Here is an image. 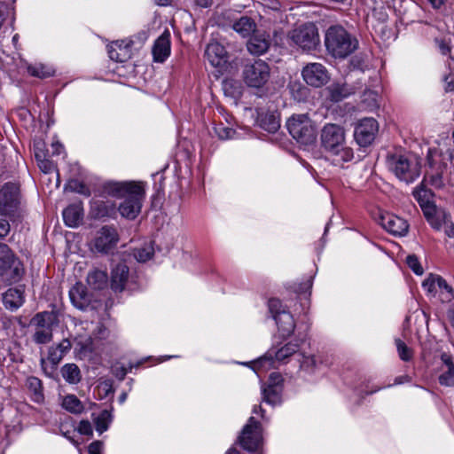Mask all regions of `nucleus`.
I'll return each instance as SVG.
<instances>
[{"label":"nucleus","mask_w":454,"mask_h":454,"mask_svg":"<svg viewBox=\"0 0 454 454\" xmlns=\"http://www.w3.org/2000/svg\"><path fill=\"white\" fill-rule=\"evenodd\" d=\"M104 442L97 440L92 442L88 447L89 454H102Z\"/></svg>","instance_id":"13d9d810"},{"label":"nucleus","mask_w":454,"mask_h":454,"mask_svg":"<svg viewBox=\"0 0 454 454\" xmlns=\"http://www.w3.org/2000/svg\"><path fill=\"white\" fill-rule=\"evenodd\" d=\"M275 321L278 332L283 338L289 337L294 331L295 322L289 311L283 310L278 316H275Z\"/></svg>","instance_id":"bb28decb"},{"label":"nucleus","mask_w":454,"mask_h":454,"mask_svg":"<svg viewBox=\"0 0 454 454\" xmlns=\"http://www.w3.org/2000/svg\"><path fill=\"white\" fill-rule=\"evenodd\" d=\"M170 33L164 31L155 41L152 48L154 62L163 63L170 55Z\"/></svg>","instance_id":"aec40b11"},{"label":"nucleus","mask_w":454,"mask_h":454,"mask_svg":"<svg viewBox=\"0 0 454 454\" xmlns=\"http://www.w3.org/2000/svg\"><path fill=\"white\" fill-rule=\"evenodd\" d=\"M115 209V205L110 200H94L90 202V215L93 219H101L111 215Z\"/></svg>","instance_id":"a878e982"},{"label":"nucleus","mask_w":454,"mask_h":454,"mask_svg":"<svg viewBox=\"0 0 454 454\" xmlns=\"http://www.w3.org/2000/svg\"><path fill=\"white\" fill-rule=\"evenodd\" d=\"M427 182L434 188H442L443 186V180L442 173L436 172L435 174H427L423 180V183Z\"/></svg>","instance_id":"09e8293b"},{"label":"nucleus","mask_w":454,"mask_h":454,"mask_svg":"<svg viewBox=\"0 0 454 454\" xmlns=\"http://www.w3.org/2000/svg\"><path fill=\"white\" fill-rule=\"evenodd\" d=\"M215 134L222 140L231 139L234 137L236 131L223 123L217 124L214 127Z\"/></svg>","instance_id":"79ce46f5"},{"label":"nucleus","mask_w":454,"mask_h":454,"mask_svg":"<svg viewBox=\"0 0 454 454\" xmlns=\"http://www.w3.org/2000/svg\"><path fill=\"white\" fill-rule=\"evenodd\" d=\"M270 47L269 36L264 34H256L250 37L247 43V51L254 55L265 53Z\"/></svg>","instance_id":"cd10ccee"},{"label":"nucleus","mask_w":454,"mask_h":454,"mask_svg":"<svg viewBox=\"0 0 454 454\" xmlns=\"http://www.w3.org/2000/svg\"><path fill=\"white\" fill-rule=\"evenodd\" d=\"M62 405L64 409L74 414L82 413L84 409L82 403L74 395H67L63 400Z\"/></svg>","instance_id":"f704fd0d"},{"label":"nucleus","mask_w":454,"mask_h":454,"mask_svg":"<svg viewBox=\"0 0 454 454\" xmlns=\"http://www.w3.org/2000/svg\"><path fill=\"white\" fill-rule=\"evenodd\" d=\"M444 232L449 238H454V223L449 219L448 223H444Z\"/></svg>","instance_id":"e2e57ef3"},{"label":"nucleus","mask_w":454,"mask_h":454,"mask_svg":"<svg viewBox=\"0 0 454 454\" xmlns=\"http://www.w3.org/2000/svg\"><path fill=\"white\" fill-rule=\"evenodd\" d=\"M21 194L20 185L8 182L0 189V215L12 221L21 218Z\"/></svg>","instance_id":"39448f33"},{"label":"nucleus","mask_w":454,"mask_h":454,"mask_svg":"<svg viewBox=\"0 0 454 454\" xmlns=\"http://www.w3.org/2000/svg\"><path fill=\"white\" fill-rule=\"evenodd\" d=\"M436 285L442 292H445V299L450 301L454 298V289L446 282V280L439 276V278H436Z\"/></svg>","instance_id":"a18cd8bd"},{"label":"nucleus","mask_w":454,"mask_h":454,"mask_svg":"<svg viewBox=\"0 0 454 454\" xmlns=\"http://www.w3.org/2000/svg\"><path fill=\"white\" fill-rule=\"evenodd\" d=\"M330 98L334 102H339L353 93L347 84L335 83L329 87Z\"/></svg>","instance_id":"72a5a7b5"},{"label":"nucleus","mask_w":454,"mask_h":454,"mask_svg":"<svg viewBox=\"0 0 454 454\" xmlns=\"http://www.w3.org/2000/svg\"><path fill=\"white\" fill-rule=\"evenodd\" d=\"M290 38L297 46L305 51L314 50L319 43L318 31L313 23H306L293 29Z\"/></svg>","instance_id":"9d476101"},{"label":"nucleus","mask_w":454,"mask_h":454,"mask_svg":"<svg viewBox=\"0 0 454 454\" xmlns=\"http://www.w3.org/2000/svg\"><path fill=\"white\" fill-rule=\"evenodd\" d=\"M59 324L58 313L54 310L36 313L29 322L35 331L31 339L38 345L50 343L53 339V326Z\"/></svg>","instance_id":"423d86ee"},{"label":"nucleus","mask_w":454,"mask_h":454,"mask_svg":"<svg viewBox=\"0 0 454 454\" xmlns=\"http://www.w3.org/2000/svg\"><path fill=\"white\" fill-rule=\"evenodd\" d=\"M63 219L68 227H77L83 218L82 203L71 204L63 210Z\"/></svg>","instance_id":"393cba45"},{"label":"nucleus","mask_w":454,"mask_h":454,"mask_svg":"<svg viewBox=\"0 0 454 454\" xmlns=\"http://www.w3.org/2000/svg\"><path fill=\"white\" fill-rule=\"evenodd\" d=\"M118 240L117 230L113 226L106 225L98 231L94 246L98 252L107 254L116 246Z\"/></svg>","instance_id":"dca6fc26"},{"label":"nucleus","mask_w":454,"mask_h":454,"mask_svg":"<svg viewBox=\"0 0 454 454\" xmlns=\"http://www.w3.org/2000/svg\"><path fill=\"white\" fill-rule=\"evenodd\" d=\"M304 82L312 87L319 88L326 84L330 80V74L326 67L321 63H308L301 70Z\"/></svg>","instance_id":"ddd939ff"},{"label":"nucleus","mask_w":454,"mask_h":454,"mask_svg":"<svg viewBox=\"0 0 454 454\" xmlns=\"http://www.w3.org/2000/svg\"><path fill=\"white\" fill-rule=\"evenodd\" d=\"M11 231V225L6 219H0V240L4 239Z\"/></svg>","instance_id":"bf43d9fd"},{"label":"nucleus","mask_w":454,"mask_h":454,"mask_svg":"<svg viewBox=\"0 0 454 454\" xmlns=\"http://www.w3.org/2000/svg\"><path fill=\"white\" fill-rule=\"evenodd\" d=\"M232 27L242 37H247L255 31L256 24L250 17L243 16L233 23Z\"/></svg>","instance_id":"2f4dec72"},{"label":"nucleus","mask_w":454,"mask_h":454,"mask_svg":"<svg viewBox=\"0 0 454 454\" xmlns=\"http://www.w3.org/2000/svg\"><path fill=\"white\" fill-rule=\"evenodd\" d=\"M395 345H396L399 357L403 361L407 362L412 358L413 353H412L411 348H410L403 340H395Z\"/></svg>","instance_id":"37998d69"},{"label":"nucleus","mask_w":454,"mask_h":454,"mask_svg":"<svg viewBox=\"0 0 454 454\" xmlns=\"http://www.w3.org/2000/svg\"><path fill=\"white\" fill-rule=\"evenodd\" d=\"M286 127L290 135L301 144H311L316 138L315 126L307 114L292 115Z\"/></svg>","instance_id":"0eeeda50"},{"label":"nucleus","mask_w":454,"mask_h":454,"mask_svg":"<svg viewBox=\"0 0 454 454\" xmlns=\"http://www.w3.org/2000/svg\"><path fill=\"white\" fill-rule=\"evenodd\" d=\"M69 297L72 304L81 310L97 309L101 306V301L94 299L93 295L88 292L87 287L81 282H77L72 286L69 290Z\"/></svg>","instance_id":"f8f14e48"},{"label":"nucleus","mask_w":454,"mask_h":454,"mask_svg":"<svg viewBox=\"0 0 454 454\" xmlns=\"http://www.w3.org/2000/svg\"><path fill=\"white\" fill-rule=\"evenodd\" d=\"M129 278V267L123 263H118L112 270L111 288L114 292H121Z\"/></svg>","instance_id":"b1692460"},{"label":"nucleus","mask_w":454,"mask_h":454,"mask_svg":"<svg viewBox=\"0 0 454 454\" xmlns=\"http://www.w3.org/2000/svg\"><path fill=\"white\" fill-rule=\"evenodd\" d=\"M87 283L94 290H103L107 287L108 276L106 271L94 270L88 274Z\"/></svg>","instance_id":"c756f323"},{"label":"nucleus","mask_w":454,"mask_h":454,"mask_svg":"<svg viewBox=\"0 0 454 454\" xmlns=\"http://www.w3.org/2000/svg\"><path fill=\"white\" fill-rule=\"evenodd\" d=\"M165 200V193L163 189H158L152 196L151 207L154 210H160Z\"/></svg>","instance_id":"de8ad7c7"},{"label":"nucleus","mask_w":454,"mask_h":454,"mask_svg":"<svg viewBox=\"0 0 454 454\" xmlns=\"http://www.w3.org/2000/svg\"><path fill=\"white\" fill-rule=\"evenodd\" d=\"M114 376L120 380H123L127 374V369L124 366L114 367Z\"/></svg>","instance_id":"680f3d73"},{"label":"nucleus","mask_w":454,"mask_h":454,"mask_svg":"<svg viewBox=\"0 0 454 454\" xmlns=\"http://www.w3.org/2000/svg\"><path fill=\"white\" fill-rule=\"evenodd\" d=\"M298 350L299 345L296 342H288L278 350L270 349L254 363L253 369L256 372H266L275 367L276 362L286 363L291 356L297 357Z\"/></svg>","instance_id":"6e6552de"},{"label":"nucleus","mask_w":454,"mask_h":454,"mask_svg":"<svg viewBox=\"0 0 454 454\" xmlns=\"http://www.w3.org/2000/svg\"><path fill=\"white\" fill-rule=\"evenodd\" d=\"M263 402L276 405L281 402L282 385H267L262 388Z\"/></svg>","instance_id":"7c9ffc66"},{"label":"nucleus","mask_w":454,"mask_h":454,"mask_svg":"<svg viewBox=\"0 0 454 454\" xmlns=\"http://www.w3.org/2000/svg\"><path fill=\"white\" fill-rule=\"evenodd\" d=\"M449 219H450V214L445 212L443 209H439V211L435 214L431 220H429V223L431 226L436 230H440L444 223H449Z\"/></svg>","instance_id":"a19ab883"},{"label":"nucleus","mask_w":454,"mask_h":454,"mask_svg":"<svg viewBox=\"0 0 454 454\" xmlns=\"http://www.w3.org/2000/svg\"><path fill=\"white\" fill-rule=\"evenodd\" d=\"M421 207H422L423 213L428 222H429V220L432 219V217H434L435 215V214L440 209V208H437L434 204H432L430 202L422 204Z\"/></svg>","instance_id":"864d4df0"},{"label":"nucleus","mask_w":454,"mask_h":454,"mask_svg":"<svg viewBox=\"0 0 454 454\" xmlns=\"http://www.w3.org/2000/svg\"><path fill=\"white\" fill-rule=\"evenodd\" d=\"M141 197L142 192H136L126 197L118 207L120 214L126 218L134 219L141 209Z\"/></svg>","instance_id":"4be33fe9"},{"label":"nucleus","mask_w":454,"mask_h":454,"mask_svg":"<svg viewBox=\"0 0 454 454\" xmlns=\"http://www.w3.org/2000/svg\"><path fill=\"white\" fill-rule=\"evenodd\" d=\"M25 269L21 261L4 243H0V278L6 283L19 282L24 276Z\"/></svg>","instance_id":"20e7f679"},{"label":"nucleus","mask_w":454,"mask_h":454,"mask_svg":"<svg viewBox=\"0 0 454 454\" xmlns=\"http://www.w3.org/2000/svg\"><path fill=\"white\" fill-rule=\"evenodd\" d=\"M436 278H439V276H429L427 279L423 281V287L429 293H432L436 290Z\"/></svg>","instance_id":"4d7b16f0"},{"label":"nucleus","mask_w":454,"mask_h":454,"mask_svg":"<svg viewBox=\"0 0 454 454\" xmlns=\"http://www.w3.org/2000/svg\"><path fill=\"white\" fill-rule=\"evenodd\" d=\"M380 224L386 231L395 236H405L409 231L407 221L391 213H385L380 215Z\"/></svg>","instance_id":"a211bd4d"},{"label":"nucleus","mask_w":454,"mask_h":454,"mask_svg":"<svg viewBox=\"0 0 454 454\" xmlns=\"http://www.w3.org/2000/svg\"><path fill=\"white\" fill-rule=\"evenodd\" d=\"M78 432L83 435L92 436L93 430L90 422L89 420H82L78 426Z\"/></svg>","instance_id":"6e6d98bb"},{"label":"nucleus","mask_w":454,"mask_h":454,"mask_svg":"<svg viewBox=\"0 0 454 454\" xmlns=\"http://www.w3.org/2000/svg\"><path fill=\"white\" fill-rule=\"evenodd\" d=\"M132 42L114 41L107 46L109 58L116 62H125L131 57Z\"/></svg>","instance_id":"5701e85b"},{"label":"nucleus","mask_w":454,"mask_h":454,"mask_svg":"<svg viewBox=\"0 0 454 454\" xmlns=\"http://www.w3.org/2000/svg\"><path fill=\"white\" fill-rule=\"evenodd\" d=\"M406 262L415 274H417V275L423 274V268L421 267L418 258L415 255H413V254L408 255L406 258Z\"/></svg>","instance_id":"3c124183"},{"label":"nucleus","mask_w":454,"mask_h":454,"mask_svg":"<svg viewBox=\"0 0 454 454\" xmlns=\"http://www.w3.org/2000/svg\"><path fill=\"white\" fill-rule=\"evenodd\" d=\"M386 162L388 169L406 184L413 183L420 175V162L412 154L397 152L388 153Z\"/></svg>","instance_id":"f03ea898"},{"label":"nucleus","mask_w":454,"mask_h":454,"mask_svg":"<svg viewBox=\"0 0 454 454\" xmlns=\"http://www.w3.org/2000/svg\"><path fill=\"white\" fill-rule=\"evenodd\" d=\"M364 97L368 96V98L372 101L371 105H376L377 103V92L373 90H366L364 94Z\"/></svg>","instance_id":"338daca9"},{"label":"nucleus","mask_w":454,"mask_h":454,"mask_svg":"<svg viewBox=\"0 0 454 454\" xmlns=\"http://www.w3.org/2000/svg\"><path fill=\"white\" fill-rule=\"evenodd\" d=\"M434 43L442 55L451 58V35L450 33L441 38L434 37Z\"/></svg>","instance_id":"4c0bfd02"},{"label":"nucleus","mask_w":454,"mask_h":454,"mask_svg":"<svg viewBox=\"0 0 454 454\" xmlns=\"http://www.w3.org/2000/svg\"><path fill=\"white\" fill-rule=\"evenodd\" d=\"M112 422V414L107 410H103L94 419L95 428L101 434L106 431Z\"/></svg>","instance_id":"c9c22d12"},{"label":"nucleus","mask_w":454,"mask_h":454,"mask_svg":"<svg viewBox=\"0 0 454 454\" xmlns=\"http://www.w3.org/2000/svg\"><path fill=\"white\" fill-rule=\"evenodd\" d=\"M34 151H35V158L37 160H41V159H43L47 157V153L45 151V145L43 142H37L34 145Z\"/></svg>","instance_id":"5fc2aeb1"},{"label":"nucleus","mask_w":454,"mask_h":454,"mask_svg":"<svg viewBox=\"0 0 454 454\" xmlns=\"http://www.w3.org/2000/svg\"><path fill=\"white\" fill-rule=\"evenodd\" d=\"M60 372L69 384H77L82 380L81 370L75 364H66L61 367Z\"/></svg>","instance_id":"473e14b6"},{"label":"nucleus","mask_w":454,"mask_h":454,"mask_svg":"<svg viewBox=\"0 0 454 454\" xmlns=\"http://www.w3.org/2000/svg\"><path fill=\"white\" fill-rule=\"evenodd\" d=\"M379 130V125L373 118H364L355 127L354 137L356 142L362 147L370 145Z\"/></svg>","instance_id":"4468645a"},{"label":"nucleus","mask_w":454,"mask_h":454,"mask_svg":"<svg viewBox=\"0 0 454 454\" xmlns=\"http://www.w3.org/2000/svg\"><path fill=\"white\" fill-rule=\"evenodd\" d=\"M439 382L445 387H454V364H450V368L439 376Z\"/></svg>","instance_id":"c03bdc74"},{"label":"nucleus","mask_w":454,"mask_h":454,"mask_svg":"<svg viewBox=\"0 0 454 454\" xmlns=\"http://www.w3.org/2000/svg\"><path fill=\"white\" fill-rule=\"evenodd\" d=\"M258 121L262 129L270 133H275L280 127L279 116L276 112L262 113Z\"/></svg>","instance_id":"c85d7f7f"},{"label":"nucleus","mask_w":454,"mask_h":454,"mask_svg":"<svg viewBox=\"0 0 454 454\" xmlns=\"http://www.w3.org/2000/svg\"><path fill=\"white\" fill-rule=\"evenodd\" d=\"M325 44L332 56L343 59L356 50L358 42L342 27L332 26L325 33Z\"/></svg>","instance_id":"7ed1b4c3"},{"label":"nucleus","mask_w":454,"mask_h":454,"mask_svg":"<svg viewBox=\"0 0 454 454\" xmlns=\"http://www.w3.org/2000/svg\"><path fill=\"white\" fill-rule=\"evenodd\" d=\"M283 378L280 374L273 372L270 375L268 385H282Z\"/></svg>","instance_id":"052dcab7"},{"label":"nucleus","mask_w":454,"mask_h":454,"mask_svg":"<svg viewBox=\"0 0 454 454\" xmlns=\"http://www.w3.org/2000/svg\"><path fill=\"white\" fill-rule=\"evenodd\" d=\"M27 72L30 75L41 79L49 78L54 74V70L43 64L28 66Z\"/></svg>","instance_id":"e433bc0d"},{"label":"nucleus","mask_w":454,"mask_h":454,"mask_svg":"<svg viewBox=\"0 0 454 454\" xmlns=\"http://www.w3.org/2000/svg\"><path fill=\"white\" fill-rule=\"evenodd\" d=\"M268 307L274 319L275 316H278L284 310L282 309L281 301L278 299H270L268 302Z\"/></svg>","instance_id":"603ef678"},{"label":"nucleus","mask_w":454,"mask_h":454,"mask_svg":"<svg viewBox=\"0 0 454 454\" xmlns=\"http://www.w3.org/2000/svg\"><path fill=\"white\" fill-rule=\"evenodd\" d=\"M205 56L211 66L220 67L223 66L227 60V51L225 48L218 42H210L206 48Z\"/></svg>","instance_id":"412c9836"},{"label":"nucleus","mask_w":454,"mask_h":454,"mask_svg":"<svg viewBox=\"0 0 454 454\" xmlns=\"http://www.w3.org/2000/svg\"><path fill=\"white\" fill-rule=\"evenodd\" d=\"M27 386L35 395L36 401H39V398H43V383L40 379L35 376L28 377L27 380Z\"/></svg>","instance_id":"58836bf2"},{"label":"nucleus","mask_w":454,"mask_h":454,"mask_svg":"<svg viewBox=\"0 0 454 454\" xmlns=\"http://www.w3.org/2000/svg\"><path fill=\"white\" fill-rule=\"evenodd\" d=\"M320 142L334 165H342L354 157L353 149L347 145L345 130L338 124H325L321 130Z\"/></svg>","instance_id":"f257e3e1"},{"label":"nucleus","mask_w":454,"mask_h":454,"mask_svg":"<svg viewBox=\"0 0 454 454\" xmlns=\"http://www.w3.org/2000/svg\"><path fill=\"white\" fill-rule=\"evenodd\" d=\"M154 254V250L153 247H144V262L151 260Z\"/></svg>","instance_id":"69168bd1"},{"label":"nucleus","mask_w":454,"mask_h":454,"mask_svg":"<svg viewBox=\"0 0 454 454\" xmlns=\"http://www.w3.org/2000/svg\"><path fill=\"white\" fill-rule=\"evenodd\" d=\"M297 360L301 368L309 370L316 366L317 361L313 356H304L302 353L297 355Z\"/></svg>","instance_id":"49530a36"},{"label":"nucleus","mask_w":454,"mask_h":454,"mask_svg":"<svg viewBox=\"0 0 454 454\" xmlns=\"http://www.w3.org/2000/svg\"><path fill=\"white\" fill-rule=\"evenodd\" d=\"M2 302L4 308L10 311H15L25 302V286H18L8 288L2 294Z\"/></svg>","instance_id":"6ab92c4d"},{"label":"nucleus","mask_w":454,"mask_h":454,"mask_svg":"<svg viewBox=\"0 0 454 454\" xmlns=\"http://www.w3.org/2000/svg\"><path fill=\"white\" fill-rule=\"evenodd\" d=\"M72 348V343L68 339H63L59 343L56 345H51L48 348V356L47 359L51 364V372H48L47 368L45 366L46 360L44 357H41L40 364L42 370L48 377H52L53 372L57 369L59 364L64 358V356L70 351Z\"/></svg>","instance_id":"2eb2a0df"},{"label":"nucleus","mask_w":454,"mask_h":454,"mask_svg":"<svg viewBox=\"0 0 454 454\" xmlns=\"http://www.w3.org/2000/svg\"><path fill=\"white\" fill-rule=\"evenodd\" d=\"M103 192L113 197L126 198L136 192H142V185L136 182H108L103 185Z\"/></svg>","instance_id":"f3484780"},{"label":"nucleus","mask_w":454,"mask_h":454,"mask_svg":"<svg viewBox=\"0 0 454 454\" xmlns=\"http://www.w3.org/2000/svg\"><path fill=\"white\" fill-rule=\"evenodd\" d=\"M36 162L39 168L45 174L57 170V165L47 157L41 159V160H37Z\"/></svg>","instance_id":"8fccbe9b"},{"label":"nucleus","mask_w":454,"mask_h":454,"mask_svg":"<svg viewBox=\"0 0 454 454\" xmlns=\"http://www.w3.org/2000/svg\"><path fill=\"white\" fill-rule=\"evenodd\" d=\"M444 82H445L444 90L446 92L454 90V80L452 78H450V76H446L444 79Z\"/></svg>","instance_id":"0e129e2a"},{"label":"nucleus","mask_w":454,"mask_h":454,"mask_svg":"<svg viewBox=\"0 0 454 454\" xmlns=\"http://www.w3.org/2000/svg\"><path fill=\"white\" fill-rule=\"evenodd\" d=\"M79 346H81V348H79V354L82 356H86L87 353H90L91 352V349L85 344H82V343H78Z\"/></svg>","instance_id":"774afa93"},{"label":"nucleus","mask_w":454,"mask_h":454,"mask_svg":"<svg viewBox=\"0 0 454 454\" xmlns=\"http://www.w3.org/2000/svg\"><path fill=\"white\" fill-rule=\"evenodd\" d=\"M66 189H69L71 192L84 195L86 197H90L91 194L90 189L87 186V184L77 179L71 180L67 184Z\"/></svg>","instance_id":"ea45409f"},{"label":"nucleus","mask_w":454,"mask_h":454,"mask_svg":"<svg viewBox=\"0 0 454 454\" xmlns=\"http://www.w3.org/2000/svg\"><path fill=\"white\" fill-rule=\"evenodd\" d=\"M241 447L248 451L257 450L262 442V428L260 423L254 417H250L244 426L239 437Z\"/></svg>","instance_id":"9b49d317"},{"label":"nucleus","mask_w":454,"mask_h":454,"mask_svg":"<svg viewBox=\"0 0 454 454\" xmlns=\"http://www.w3.org/2000/svg\"><path fill=\"white\" fill-rule=\"evenodd\" d=\"M270 76V68L267 62L257 59L246 64L243 69L245 82L253 88H261L267 83Z\"/></svg>","instance_id":"1a4fd4ad"}]
</instances>
